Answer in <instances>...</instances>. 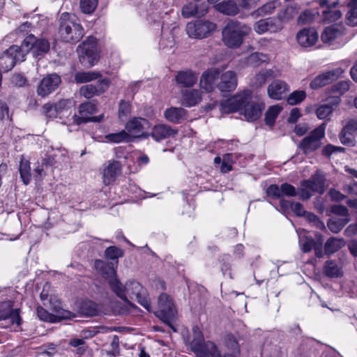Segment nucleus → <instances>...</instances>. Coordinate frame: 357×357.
Returning <instances> with one entry per match:
<instances>
[{"label": "nucleus", "mask_w": 357, "mask_h": 357, "mask_svg": "<svg viewBox=\"0 0 357 357\" xmlns=\"http://www.w3.org/2000/svg\"><path fill=\"white\" fill-rule=\"evenodd\" d=\"M220 111L223 114L241 111V114L248 121H255L261 116L262 107L260 104L252 101L250 90H244L223 100L220 104Z\"/></svg>", "instance_id": "1"}, {"label": "nucleus", "mask_w": 357, "mask_h": 357, "mask_svg": "<svg viewBox=\"0 0 357 357\" xmlns=\"http://www.w3.org/2000/svg\"><path fill=\"white\" fill-rule=\"evenodd\" d=\"M109 288L114 294L122 299L127 307H133L135 305L128 300L135 299L149 312H151V305L146 291L143 287L135 280H129L123 284L119 279H112L109 281Z\"/></svg>", "instance_id": "2"}, {"label": "nucleus", "mask_w": 357, "mask_h": 357, "mask_svg": "<svg viewBox=\"0 0 357 357\" xmlns=\"http://www.w3.org/2000/svg\"><path fill=\"white\" fill-rule=\"evenodd\" d=\"M251 27L238 21L231 20L222 29V42L229 48L239 47L245 36L251 32Z\"/></svg>", "instance_id": "3"}, {"label": "nucleus", "mask_w": 357, "mask_h": 357, "mask_svg": "<svg viewBox=\"0 0 357 357\" xmlns=\"http://www.w3.org/2000/svg\"><path fill=\"white\" fill-rule=\"evenodd\" d=\"M59 33L66 43L78 42L84 36V29L76 16L68 13H63L60 18Z\"/></svg>", "instance_id": "4"}, {"label": "nucleus", "mask_w": 357, "mask_h": 357, "mask_svg": "<svg viewBox=\"0 0 357 357\" xmlns=\"http://www.w3.org/2000/svg\"><path fill=\"white\" fill-rule=\"evenodd\" d=\"M296 13L297 10L294 7H288L284 13L286 16L283 19L278 17L259 20L254 24L253 29L258 34H263L268 31L271 33L278 32L283 29V22L293 18Z\"/></svg>", "instance_id": "5"}, {"label": "nucleus", "mask_w": 357, "mask_h": 357, "mask_svg": "<svg viewBox=\"0 0 357 357\" xmlns=\"http://www.w3.org/2000/svg\"><path fill=\"white\" fill-rule=\"evenodd\" d=\"M80 62L86 66H93L98 60L97 41L94 37H88L77 47Z\"/></svg>", "instance_id": "6"}, {"label": "nucleus", "mask_w": 357, "mask_h": 357, "mask_svg": "<svg viewBox=\"0 0 357 357\" xmlns=\"http://www.w3.org/2000/svg\"><path fill=\"white\" fill-rule=\"evenodd\" d=\"M20 47L24 56L31 52L33 56L38 57L49 52L50 45L47 40L37 38L31 33L26 36Z\"/></svg>", "instance_id": "7"}, {"label": "nucleus", "mask_w": 357, "mask_h": 357, "mask_svg": "<svg viewBox=\"0 0 357 357\" xmlns=\"http://www.w3.org/2000/svg\"><path fill=\"white\" fill-rule=\"evenodd\" d=\"M156 316L172 328V321L176 318L177 311L172 299L167 294H161L158 297Z\"/></svg>", "instance_id": "8"}, {"label": "nucleus", "mask_w": 357, "mask_h": 357, "mask_svg": "<svg viewBox=\"0 0 357 357\" xmlns=\"http://www.w3.org/2000/svg\"><path fill=\"white\" fill-rule=\"evenodd\" d=\"M325 135V124L323 123L320 126L313 130L309 135L305 137L299 144V149L305 155H308L317 149L321 145V139Z\"/></svg>", "instance_id": "9"}, {"label": "nucleus", "mask_w": 357, "mask_h": 357, "mask_svg": "<svg viewBox=\"0 0 357 357\" xmlns=\"http://www.w3.org/2000/svg\"><path fill=\"white\" fill-rule=\"evenodd\" d=\"M215 29L216 25L213 22L204 20H195L188 22L185 30L189 37L202 39L208 37Z\"/></svg>", "instance_id": "10"}, {"label": "nucleus", "mask_w": 357, "mask_h": 357, "mask_svg": "<svg viewBox=\"0 0 357 357\" xmlns=\"http://www.w3.org/2000/svg\"><path fill=\"white\" fill-rule=\"evenodd\" d=\"M126 130L132 138H144L149 137L146 130L151 127L150 122L141 117H134L129 120L126 124Z\"/></svg>", "instance_id": "11"}, {"label": "nucleus", "mask_w": 357, "mask_h": 357, "mask_svg": "<svg viewBox=\"0 0 357 357\" xmlns=\"http://www.w3.org/2000/svg\"><path fill=\"white\" fill-rule=\"evenodd\" d=\"M24 60V56L20 46L12 45L0 57V65L6 70L12 69L16 63Z\"/></svg>", "instance_id": "12"}, {"label": "nucleus", "mask_w": 357, "mask_h": 357, "mask_svg": "<svg viewBox=\"0 0 357 357\" xmlns=\"http://www.w3.org/2000/svg\"><path fill=\"white\" fill-rule=\"evenodd\" d=\"M345 70L342 68H337L326 71L315 77L310 82V87L312 89H318L328 85L339 78L344 73Z\"/></svg>", "instance_id": "13"}, {"label": "nucleus", "mask_w": 357, "mask_h": 357, "mask_svg": "<svg viewBox=\"0 0 357 357\" xmlns=\"http://www.w3.org/2000/svg\"><path fill=\"white\" fill-rule=\"evenodd\" d=\"M109 86V81L103 79L96 84H86L79 89V94L87 99L98 96L105 92Z\"/></svg>", "instance_id": "14"}, {"label": "nucleus", "mask_w": 357, "mask_h": 357, "mask_svg": "<svg viewBox=\"0 0 357 357\" xmlns=\"http://www.w3.org/2000/svg\"><path fill=\"white\" fill-rule=\"evenodd\" d=\"M61 78L56 74H51L45 77L40 82L37 93L41 97H45L58 88Z\"/></svg>", "instance_id": "15"}, {"label": "nucleus", "mask_w": 357, "mask_h": 357, "mask_svg": "<svg viewBox=\"0 0 357 357\" xmlns=\"http://www.w3.org/2000/svg\"><path fill=\"white\" fill-rule=\"evenodd\" d=\"M325 180L324 175L321 172L317 171L309 179L302 180L300 183L302 187L321 195L325 190Z\"/></svg>", "instance_id": "16"}, {"label": "nucleus", "mask_w": 357, "mask_h": 357, "mask_svg": "<svg viewBox=\"0 0 357 357\" xmlns=\"http://www.w3.org/2000/svg\"><path fill=\"white\" fill-rule=\"evenodd\" d=\"M45 307L49 308L54 313V317L59 319V321L75 317V314L73 312L63 309L61 301L54 296L50 297L48 303L45 302Z\"/></svg>", "instance_id": "17"}, {"label": "nucleus", "mask_w": 357, "mask_h": 357, "mask_svg": "<svg viewBox=\"0 0 357 357\" xmlns=\"http://www.w3.org/2000/svg\"><path fill=\"white\" fill-rule=\"evenodd\" d=\"M10 301L0 303V321L9 320L13 324L19 328L22 324V318L20 316L19 310H13Z\"/></svg>", "instance_id": "18"}, {"label": "nucleus", "mask_w": 357, "mask_h": 357, "mask_svg": "<svg viewBox=\"0 0 357 357\" xmlns=\"http://www.w3.org/2000/svg\"><path fill=\"white\" fill-rule=\"evenodd\" d=\"M320 6L324 8L322 11L323 20L326 22L331 23L339 20L342 16V12L335 8L339 3L335 1L332 4L328 5L327 0H319Z\"/></svg>", "instance_id": "19"}, {"label": "nucleus", "mask_w": 357, "mask_h": 357, "mask_svg": "<svg viewBox=\"0 0 357 357\" xmlns=\"http://www.w3.org/2000/svg\"><path fill=\"white\" fill-rule=\"evenodd\" d=\"M220 70L216 68H212L204 71L200 78V87L206 92L211 91L216 81L220 77Z\"/></svg>", "instance_id": "20"}, {"label": "nucleus", "mask_w": 357, "mask_h": 357, "mask_svg": "<svg viewBox=\"0 0 357 357\" xmlns=\"http://www.w3.org/2000/svg\"><path fill=\"white\" fill-rule=\"evenodd\" d=\"M79 116L75 114L73 116V122L77 125L82 123H87V119L91 116L90 115L95 114L98 111L96 104L91 102H86L79 106Z\"/></svg>", "instance_id": "21"}, {"label": "nucleus", "mask_w": 357, "mask_h": 357, "mask_svg": "<svg viewBox=\"0 0 357 357\" xmlns=\"http://www.w3.org/2000/svg\"><path fill=\"white\" fill-rule=\"evenodd\" d=\"M121 174V165L116 160L109 161L108 165L103 170V183L108 185L113 183Z\"/></svg>", "instance_id": "22"}, {"label": "nucleus", "mask_w": 357, "mask_h": 357, "mask_svg": "<svg viewBox=\"0 0 357 357\" xmlns=\"http://www.w3.org/2000/svg\"><path fill=\"white\" fill-rule=\"evenodd\" d=\"M318 33L314 28H304L298 32L296 40L303 47H310L315 44Z\"/></svg>", "instance_id": "23"}, {"label": "nucleus", "mask_w": 357, "mask_h": 357, "mask_svg": "<svg viewBox=\"0 0 357 357\" xmlns=\"http://www.w3.org/2000/svg\"><path fill=\"white\" fill-rule=\"evenodd\" d=\"M207 11L208 7L205 3L199 5L196 2H190L183 6L181 14L185 18H189L195 16H204Z\"/></svg>", "instance_id": "24"}, {"label": "nucleus", "mask_w": 357, "mask_h": 357, "mask_svg": "<svg viewBox=\"0 0 357 357\" xmlns=\"http://www.w3.org/2000/svg\"><path fill=\"white\" fill-rule=\"evenodd\" d=\"M220 82L217 87L221 91H231L236 89L237 86V79L234 72L229 70L220 75Z\"/></svg>", "instance_id": "25"}, {"label": "nucleus", "mask_w": 357, "mask_h": 357, "mask_svg": "<svg viewBox=\"0 0 357 357\" xmlns=\"http://www.w3.org/2000/svg\"><path fill=\"white\" fill-rule=\"evenodd\" d=\"M94 267L103 278L108 280L109 284L111 280L118 279L116 278V271L114 267L113 263H107L104 261L97 259L95 261Z\"/></svg>", "instance_id": "26"}, {"label": "nucleus", "mask_w": 357, "mask_h": 357, "mask_svg": "<svg viewBox=\"0 0 357 357\" xmlns=\"http://www.w3.org/2000/svg\"><path fill=\"white\" fill-rule=\"evenodd\" d=\"M176 133L177 131L172 129L169 126L158 124L152 128V131L149 132V135L156 142H160Z\"/></svg>", "instance_id": "27"}, {"label": "nucleus", "mask_w": 357, "mask_h": 357, "mask_svg": "<svg viewBox=\"0 0 357 357\" xmlns=\"http://www.w3.org/2000/svg\"><path fill=\"white\" fill-rule=\"evenodd\" d=\"M289 90L288 85L282 80H275L268 86V96L275 100L282 99Z\"/></svg>", "instance_id": "28"}, {"label": "nucleus", "mask_w": 357, "mask_h": 357, "mask_svg": "<svg viewBox=\"0 0 357 357\" xmlns=\"http://www.w3.org/2000/svg\"><path fill=\"white\" fill-rule=\"evenodd\" d=\"M328 103L321 105L316 110L319 119H327L333 112V106H337L341 99L339 96H333L328 100Z\"/></svg>", "instance_id": "29"}, {"label": "nucleus", "mask_w": 357, "mask_h": 357, "mask_svg": "<svg viewBox=\"0 0 357 357\" xmlns=\"http://www.w3.org/2000/svg\"><path fill=\"white\" fill-rule=\"evenodd\" d=\"M164 116L168 121L173 123H179L185 119L186 110L182 107H172L165 111Z\"/></svg>", "instance_id": "30"}, {"label": "nucleus", "mask_w": 357, "mask_h": 357, "mask_svg": "<svg viewBox=\"0 0 357 357\" xmlns=\"http://www.w3.org/2000/svg\"><path fill=\"white\" fill-rule=\"evenodd\" d=\"M197 75L191 70L180 71L176 76V81L183 86L191 87L197 82Z\"/></svg>", "instance_id": "31"}, {"label": "nucleus", "mask_w": 357, "mask_h": 357, "mask_svg": "<svg viewBox=\"0 0 357 357\" xmlns=\"http://www.w3.org/2000/svg\"><path fill=\"white\" fill-rule=\"evenodd\" d=\"M245 340L242 335L237 334H228L225 337V344L228 349L234 354H240V347L243 344Z\"/></svg>", "instance_id": "32"}, {"label": "nucleus", "mask_w": 357, "mask_h": 357, "mask_svg": "<svg viewBox=\"0 0 357 357\" xmlns=\"http://www.w3.org/2000/svg\"><path fill=\"white\" fill-rule=\"evenodd\" d=\"M218 11L226 15L234 16L239 13V8L233 0H225L215 6Z\"/></svg>", "instance_id": "33"}, {"label": "nucleus", "mask_w": 357, "mask_h": 357, "mask_svg": "<svg viewBox=\"0 0 357 357\" xmlns=\"http://www.w3.org/2000/svg\"><path fill=\"white\" fill-rule=\"evenodd\" d=\"M181 100L185 106H194L201 101V93L195 89L185 90L182 93Z\"/></svg>", "instance_id": "34"}, {"label": "nucleus", "mask_w": 357, "mask_h": 357, "mask_svg": "<svg viewBox=\"0 0 357 357\" xmlns=\"http://www.w3.org/2000/svg\"><path fill=\"white\" fill-rule=\"evenodd\" d=\"M78 312L84 317L96 316L98 313V309L96 303L91 301H83L80 303Z\"/></svg>", "instance_id": "35"}, {"label": "nucleus", "mask_w": 357, "mask_h": 357, "mask_svg": "<svg viewBox=\"0 0 357 357\" xmlns=\"http://www.w3.org/2000/svg\"><path fill=\"white\" fill-rule=\"evenodd\" d=\"M274 72L271 69L261 70L252 79V84L256 87L263 86L268 79L274 77Z\"/></svg>", "instance_id": "36"}, {"label": "nucleus", "mask_w": 357, "mask_h": 357, "mask_svg": "<svg viewBox=\"0 0 357 357\" xmlns=\"http://www.w3.org/2000/svg\"><path fill=\"white\" fill-rule=\"evenodd\" d=\"M344 245V241L342 238L336 237L329 238L324 245L325 253L326 255H332L337 252Z\"/></svg>", "instance_id": "37"}, {"label": "nucleus", "mask_w": 357, "mask_h": 357, "mask_svg": "<svg viewBox=\"0 0 357 357\" xmlns=\"http://www.w3.org/2000/svg\"><path fill=\"white\" fill-rule=\"evenodd\" d=\"M324 273L329 278H337L342 275L341 267L333 260H328L325 262Z\"/></svg>", "instance_id": "38"}, {"label": "nucleus", "mask_w": 357, "mask_h": 357, "mask_svg": "<svg viewBox=\"0 0 357 357\" xmlns=\"http://www.w3.org/2000/svg\"><path fill=\"white\" fill-rule=\"evenodd\" d=\"M101 77V74L96 71H79L75 74V80L77 84H82L96 80Z\"/></svg>", "instance_id": "39"}, {"label": "nucleus", "mask_w": 357, "mask_h": 357, "mask_svg": "<svg viewBox=\"0 0 357 357\" xmlns=\"http://www.w3.org/2000/svg\"><path fill=\"white\" fill-rule=\"evenodd\" d=\"M279 5V0L271 1L254 10L252 15L257 17H260L271 14Z\"/></svg>", "instance_id": "40"}, {"label": "nucleus", "mask_w": 357, "mask_h": 357, "mask_svg": "<svg viewBox=\"0 0 357 357\" xmlns=\"http://www.w3.org/2000/svg\"><path fill=\"white\" fill-rule=\"evenodd\" d=\"M351 220L350 218H332L327 222L328 229L333 233L340 232L342 228Z\"/></svg>", "instance_id": "41"}, {"label": "nucleus", "mask_w": 357, "mask_h": 357, "mask_svg": "<svg viewBox=\"0 0 357 357\" xmlns=\"http://www.w3.org/2000/svg\"><path fill=\"white\" fill-rule=\"evenodd\" d=\"M342 34L340 29L335 26L326 27L321 33V38L324 43H330Z\"/></svg>", "instance_id": "42"}, {"label": "nucleus", "mask_w": 357, "mask_h": 357, "mask_svg": "<svg viewBox=\"0 0 357 357\" xmlns=\"http://www.w3.org/2000/svg\"><path fill=\"white\" fill-rule=\"evenodd\" d=\"M282 109V107L278 105L270 107L265 114L266 124L269 126H273Z\"/></svg>", "instance_id": "43"}, {"label": "nucleus", "mask_w": 357, "mask_h": 357, "mask_svg": "<svg viewBox=\"0 0 357 357\" xmlns=\"http://www.w3.org/2000/svg\"><path fill=\"white\" fill-rule=\"evenodd\" d=\"M19 170L23 183L28 185L31 178L30 162L26 160H21Z\"/></svg>", "instance_id": "44"}, {"label": "nucleus", "mask_w": 357, "mask_h": 357, "mask_svg": "<svg viewBox=\"0 0 357 357\" xmlns=\"http://www.w3.org/2000/svg\"><path fill=\"white\" fill-rule=\"evenodd\" d=\"M70 104L71 101L69 99H62L54 103L59 118L61 119L66 114H70Z\"/></svg>", "instance_id": "45"}, {"label": "nucleus", "mask_w": 357, "mask_h": 357, "mask_svg": "<svg viewBox=\"0 0 357 357\" xmlns=\"http://www.w3.org/2000/svg\"><path fill=\"white\" fill-rule=\"evenodd\" d=\"M105 139L110 142L120 143L122 142H130V136L126 130H121L116 133L105 135Z\"/></svg>", "instance_id": "46"}, {"label": "nucleus", "mask_w": 357, "mask_h": 357, "mask_svg": "<svg viewBox=\"0 0 357 357\" xmlns=\"http://www.w3.org/2000/svg\"><path fill=\"white\" fill-rule=\"evenodd\" d=\"M36 314L38 317L43 321H47L50 323H56L59 322V319L54 317L53 313L49 312L46 309H45L42 306L37 307Z\"/></svg>", "instance_id": "47"}, {"label": "nucleus", "mask_w": 357, "mask_h": 357, "mask_svg": "<svg viewBox=\"0 0 357 357\" xmlns=\"http://www.w3.org/2000/svg\"><path fill=\"white\" fill-rule=\"evenodd\" d=\"M98 0H80L79 7L82 13L91 14L97 8Z\"/></svg>", "instance_id": "48"}, {"label": "nucleus", "mask_w": 357, "mask_h": 357, "mask_svg": "<svg viewBox=\"0 0 357 357\" xmlns=\"http://www.w3.org/2000/svg\"><path fill=\"white\" fill-rule=\"evenodd\" d=\"M131 113V105L129 102L121 100L119 105V119L124 121Z\"/></svg>", "instance_id": "49"}, {"label": "nucleus", "mask_w": 357, "mask_h": 357, "mask_svg": "<svg viewBox=\"0 0 357 357\" xmlns=\"http://www.w3.org/2000/svg\"><path fill=\"white\" fill-rule=\"evenodd\" d=\"M339 138L341 142V143L345 146H354L356 144L355 137L354 136V134L345 132L344 130H342L341 132L339 134Z\"/></svg>", "instance_id": "50"}, {"label": "nucleus", "mask_w": 357, "mask_h": 357, "mask_svg": "<svg viewBox=\"0 0 357 357\" xmlns=\"http://www.w3.org/2000/svg\"><path fill=\"white\" fill-rule=\"evenodd\" d=\"M306 97L303 91H295L291 93L287 98V102L291 105H297L301 102Z\"/></svg>", "instance_id": "51"}, {"label": "nucleus", "mask_w": 357, "mask_h": 357, "mask_svg": "<svg viewBox=\"0 0 357 357\" xmlns=\"http://www.w3.org/2000/svg\"><path fill=\"white\" fill-rule=\"evenodd\" d=\"M317 243L312 238L305 236L300 240V246L303 252H310Z\"/></svg>", "instance_id": "52"}, {"label": "nucleus", "mask_w": 357, "mask_h": 357, "mask_svg": "<svg viewBox=\"0 0 357 357\" xmlns=\"http://www.w3.org/2000/svg\"><path fill=\"white\" fill-rule=\"evenodd\" d=\"M350 84V81H340L333 85L331 90L332 92L342 95L349 89Z\"/></svg>", "instance_id": "53"}, {"label": "nucleus", "mask_w": 357, "mask_h": 357, "mask_svg": "<svg viewBox=\"0 0 357 357\" xmlns=\"http://www.w3.org/2000/svg\"><path fill=\"white\" fill-rule=\"evenodd\" d=\"M280 191L282 193V197H284V196L293 197L297 195V190L296 188L288 183L281 184Z\"/></svg>", "instance_id": "54"}, {"label": "nucleus", "mask_w": 357, "mask_h": 357, "mask_svg": "<svg viewBox=\"0 0 357 357\" xmlns=\"http://www.w3.org/2000/svg\"><path fill=\"white\" fill-rule=\"evenodd\" d=\"M43 112L47 117L50 119L58 118L59 115L56 112V108L54 104L46 103L43 106Z\"/></svg>", "instance_id": "55"}, {"label": "nucleus", "mask_w": 357, "mask_h": 357, "mask_svg": "<svg viewBox=\"0 0 357 357\" xmlns=\"http://www.w3.org/2000/svg\"><path fill=\"white\" fill-rule=\"evenodd\" d=\"M280 190L281 185L279 186L276 184H272L269 185L266 189V195L268 197L273 199H280L282 198V193Z\"/></svg>", "instance_id": "56"}, {"label": "nucleus", "mask_w": 357, "mask_h": 357, "mask_svg": "<svg viewBox=\"0 0 357 357\" xmlns=\"http://www.w3.org/2000/svg\"><path fill=\"white\" fill-rule=\"evenodd\" d=\"M303 216H305L306 220L310 222H312L317 228L320 229H326L324 223L314 213L306 211Z\"/></svg>", "instance_id": "57"}, {"label": "nucleus", "mask_w": 357, "mask_h": 357, "mask_svg": "<svg viewBox=\"0 0 357 357\" xmlns=\"http://www.w3.org/2000/svg\"><path fill=\"white\" fill-rule=\"evenodd\" d=\"M314 18V14L309 10H305L298 17V24H305L311 23Z\"/></svg>", "instance_id": "58"}, {"label": "nucleus", "mask_w": 357, "mask_h": 357, "mask_svg": "<svg viewBox=\"0 0 357 357\" xmlns=\"http://www.w3.org/2000/svg\"><path fill=\"white\" fill-rule=\"evenodd\" d=\"M105 256L111 259H118L123 256V252L116 246H110L106 249Z\"/></svg>", "instance_id": "59"}, {"label": "nucleus", "mask_w": 357, "mask_h": 357, "mask_svg": "<svg viewBox=\"0 0 357 357\" xmlns=\"http://www.w3.org/2000/svg\"><path fill=\"white\" fill-rule=\"evenodd\" d=\"M345 132H349L354 134L357 131V118L349 119L344 121V126L342 128Z\"/></svg>", "instance_id": "60"}, {"label": "nucleus", "mask_w": 357, "mask_h": 357, "mask_svg": "<svg viewBox=\"0 0 357 357\" xmlns=\"http://www.w3.org/2000/svg\"><path fill=\"white\" fill-rule=\"evenodd\" d=\"M331 212L335 215L342 216V218H349L347 208L343 205H335L331 208Z\"/></svg>", "instance_id": "61"}, {"label": "nucleus", "mask_w": 357, "mask_h": 357, "mask_svg": "<svg viewBox=\"0 0 357 357\" xmlns=\"http://www.w3.org/2000/svg\"><path fill=\"white\" fill-rule=\"evenodd\" d=\"M346 22L352 26L357 25V8H350V10L346 15Z\"/></svg>", "instance_id": "62"}, {"label": "nucleus", "mask_w": 357, "mask_h": 357, "mask_svg": "<svg viewBox=\"0 0 357 357\" xmlns=\"http://www.w3.org/2000/svg\"><path fill=\"white\" fill-rule=\"evenodd\" d=\"M11 83L17 87H22L26 84L27 80L24 76L20 74H15L11 77Z\"/></svg>", "instance_id": "63"}, {"label": "nucleus", "mask_w": 357, "mask_h": 357, "mask_svg": "<svg viewBox=\"0 0 357 357\" xmlns=\"http://www.w3.org/2000/svg\"><path fill=\"white\" fill-rule=\"evenodd\" d=\"M239 6L245 10H250L257 6L260 0H238Z\"/></svg>", "instance_id": "64"}]
</instances>
